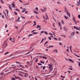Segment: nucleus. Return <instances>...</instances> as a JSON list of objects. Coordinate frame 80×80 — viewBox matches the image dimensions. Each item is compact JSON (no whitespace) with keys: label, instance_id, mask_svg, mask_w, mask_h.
Instances as JSON below:
<instances>
[{"label":"nucleus","instance_id":"nucleus-1","mask_svg":"<svg viewBox=\"0 0 80 80\" xmlns=\"http://www.w3.org/2000/svg\"><path fill=\"white\" fill-rule=\"evenodd\" d=\"M72 17H73L72 20H73L74 22L75 23V24H76V25H77V22L76 21V19H75V18L73 17V15H72Z\"/></svg>","mask_w":80,"mask_h":80},{"label":"nucleus","instance_id":"nucleus-2","mask_svg":"<svg viewBox=\"0 0 80 80\" xmlns=\"http://www.w3.org/2000/svg\"><path fill=\"white\" fill-rule=\"evenodd\" d=\"M63 30L64 31H65L66 32H67V31H68V29L65 26L63 27Z\"/></svg>","mask_w":80,"mask_h":80},{"label":"nucleus","instance_id":"nucleus-3","mask_svg":"<svg viewBox=\"0 0 80 80\" xmlns=\"http://www.w3.org/2000/svg\"><path fill=\"white\" fill-rule=\"evenodd\" d=\"M75 35V32H72L71 34V37H73V35Z\"/></svg>","mask_w":80,"mask_h":80},{"label":"nucleus","instance_id":"nucleus-4","mask_svg":"<svg viewBox=\"0 0 80 80\" xmlns=\"http://www.w3.org/2000/svg\"><path fill=\"white\" fill-rule=\"evenodd\" d=\"M68 60L69 62H72V63H74V61H73L72 59L68 58Z\"/></svg>","mask_w":80,"mask_h":80},{"label":"nucleus","instance_id":"nucleus-5","mask_svg":"<svg viewBox=\"0 0 80 80\" xmlns=\"http://www.w3.org/2000/svg\"><path fill=\"white\" fill-rule=\"evenodd\" d=\"M15 78H18L20 80H21L22 79V78H20V77H17L15 76Z\"/></svg>","mask_w":80,"mask_h":80},{"label":"nucleus","instance_id":"nucleus-6","mask_svg":"<svg viewBox=\"0 0 80 80\" xmlns=\"http://www.w3.org/2000/svg\"><path fill=\"white\" fill-rule=\"evenodd\" d=\"M33 35V34H29L28 35V38H30V37H32V36Z\"/></svg>","mask_w":80,"mask_h":80},{"label":"nucleus","instance_id":"nucleus-7","mask_svg":"<svg viewBox=\"0 0 80 80\" xmlns=\"http://www.w3.org/2000/svg\"><path fill=\"white\" fill-rule=\"evenodd\" d=\"M67 14L69 17H70V13H69V12H67Z\"/></svg>","mask_w":80,"mask_h":80},{"label":"nucleus","instance_id":"nucleus-8","mask_svg":"<svg viewBox=\"0 0 80 80\" xmlns=\"http://www.w3.org/2000/svg\"><path fill=\"white\" fill-rule=\"evenodd\" d=\"M52 67V64H50V66L49 67V70H50V69H51Z\"/></svg>","mask_w":80,"mask_h":80},{"label":"nucleus","instance_id":"nucleus-9","mask_svg":"<svg viewBox=\"0 0 80 80\" xmlns=\"http://www.w3.org/2000/svg\"><path fill=\"white\" fill-rule=\"evenodd\" d=\"M19 67H21L22 68H25L24 67H23V66L22 65H19Z\"/></svg>","mask_w":80,"mask_h":80},{"label":"nucleus","instance_id":"nucleus-10","mask_svg":"<svg viewBox=\"0 0 80 80\" xmlns=\"http://www.w3.org/2000/svg\"><path fill=\"white\" fill-rule=\"evenodd\" d=\"M11 5H12V4L11 5ZM12 5L13 7H14L15 6V4L13 2L12 3Z\"/></svg>","mask_w":80,"mask_h":80},{"label":"nucleus","instance_id":"nucleus-11","mask_svg":"<svg viewBox=\"0 0 80 80\" xmlns=\"http://www.w3.org/2000/svg\"><path fill=\"white\" fill-rule=\"evenodd\" d=\"M37 28H41V26L39 25H37V27H36Z\"/></svg>","mask_w":80,"mask_h":80},{"label":"nucleus","instance_id":"nucleus-12","mask_svg":"<svg viewBox=\"0 0 80 80\" xmlns=\"http://www.w3.org/2000/svg\"><path fill=\"white\" fill-rule=\"evenodd\" d=\"M8 5H9V9H10L11 10H12V7H11V6H10V4H8Z\"/></svg>","mask_w":80,"mask_h":80},{"label":"nucleus","instance_id":"nucleus-13","mask_svg":"<svg viewBox=\"0 0 80 80\" xmlns=\"http://www.w3.org/2000/svg\"><path fill=\"white\" fill-rule=\"evenodd\" d=\"M13 41H11V42H15V38H13L12 39Z\"/></svg>","mask_w":80,"mask_h":80},{"label":"nucleus","instance_id":"nucleus-14","mask_svg":"<svg viewBox=\"0 0 80 80\" xmlns=\"http://www.w3.org/2000/svg\"><path fill=\"white\" fill-rule=\"evenodd\" d=\"M34 12L35 13H36V14H38V12L37 11H34Z\"/></svg>","mask_w":80,"mask_h":80},{"label":"nucleus","instance_id":"nucleus-15","mask_svg":"<svg viewBox=\"0 0 80 80\" xmlns=\"http://www.w3.org/2000/svg\"><path fill=\"white\" fill-rule=\"evenodd\" d=\"M21 52L20 51L16 52H15V53H21Z\"/></svg>","mask_w":80,"mask_h":80},{"label":"nucleus","instance_id":"nucleus-16","mask_svg":"<svg viewBox=\"0 0 80 80\" xmlns=\"http://www.w3.org/2000/svg\"><path fill=\"white\" fill-rule=\"evenodd\" d=\"M21 18H22L23 19H25V17H23L22 16H21Z\"/></svg>","mask_w":80,"mask_h":80},{"label":"nucleus","instance_id":"nucleus-17","mask_svg":"<svg viewBox=\"0 0 80 80\" xmlns=\"http://www.w3.org/2000/svg\"><path fill=\"white\" fill-rule=\"evenodd\" d=\"M32 34H38V32H33L32 33Z\"/></svg>","mask_w":80,"mask_h":80},{"label":"nucleus","instance_id":"nucleus-18","mask_svg":"<svg viewBox=\"0 0 80 80\" xmlns=\"http://www.w3.org/2000/svg\"><path fill=\"white\" fill-rule=\"evenodd\" d=\"M35 10H37V11H38V8L37 7L35 8Z\"/></svg>","mask_w":80,"mask_h":80},{"label":"nucleus","instance_id":"nucleus-19","mask_svg":"<svg viewBox=\"0 0 80 80\" xmlns=\"http://www.w3.org/2000/svg\"><path fill=\"white\" fill-rule=\"evenodd\" d=\"M16 68V67L14 66V67H10L9 68V69H10L11 68Z\"/></svg>","mask_w":80,"mask_h":80},{"label":"nucleus","instance_id":"nucleus-20","mask_svg":"<svg viewBox=\"0 0 80 80\" xmlns=\"http://www.w3.org/2000/svg\"><path fill=\"white\" fill-rule=\"evenodd\" d=\"M49 48H53V45L49 46Z\"/></svg>","mask_w":80,"mask_h":80},{"label":"nucleus","instance_id":"nucleus-21","mask_svg":"<svg viewBox=\"0 0 80 80\" xmlns=\"http://www.w3.org/2000/svg\"><path fill=\"white\" fill-rule=\"evenodd\" d=\"M61 22H62V24H64V22H63V20H62Z\"/></svg>","mask_w":80,"mask_h":80},{"label":"nucleus","instance_id":"nucleus-22","mask_svg":"<svg viewBox=\"0 0 80 80\" xmlns=\"http://www.w3.org/2000/svg\"><path fill=\"white\" fill-rule=\"evenodd\" d=\"M48 39L49 40H52V38L50 37H48Z\"/></svg>","mask_w":80,"mask_h":80},{"label":"nucleus","instance_id":"nucleus-23","mask_svg":"<svg viewBox=\"0 0 80 80\" xmlns=\"http://www.w3.org/2000/svg\"><path fill=\"white\" fill-rule=\"evenodd\" d=\"M11 80H15V78L13 77L12 78V79Z\"/></svg>","mask_w":80,"mask_h":80},{"label":"nucleus","instance_id":"nucleus-24","mask_svg":"<svg viewBox=\"0 0 80 80\" xmlns=\"http://www.w3.org/2000/svg\"><path fill=\"white\" fill-rule=\"evenodd\" d=\"M43 40H44V38H43L42 40L41 41V42H40V43H42V42H43Z\"/></svg>","mask_w":80,"mask_h":80},{"label":"nucleus","instance_id":"nucleus-25","mask_svg":"<svg viewBox=\"0 0 80 80\" xmlns=\"http://www.w3.org/2000/svg\"><path fill=\"white\" fill-rule=\"evenodd\" d=\"M54 51L55 52V53H57L58 52V51L57 50H54Z\"/></svg>","mask_w":80,"mask_h":80},{"label":"nucleus","instance_id":"nucleus-26","mask_svg":"<svg viewBox=\"0 0 80 80\" xmlns=\"http://www.w3.org/2000/svg\"><path fill=\"white\" fill-rule=\"evenodd\" d=\"M43 8L44 11H46V10H47V8L46 7H45V8L44 7Z\"/></svg>","mask_w":80,"mask_h":80},{"label":"nucleus","instance_id":"nucleus-27","mask_svg":"<svg viewBox=\"0 0 80 80\" xmlns=\"http://www.w3.org/2000/svg\"><path fill=\"white\" fill-rule=\"evenodd\" d=\"M73 54L74 55H75V56H76V57H80V56H78L77 55V54H75V53H73Z\"/></svg>","mask_w":80,"mask_h":80},{"label":"nucleus","instance_id":"nucleus-28","mask_svg":"<svg viewBox=\"0 0 80 80\" xmlns=\"http://www.w3.org/2000/svg\"><path fill=\"white\" fill-rule=\"evenodd\" d=\"M44 31H42L41 32V34H42V33H43L44 32Z\"/></svg>","mask_w":80,"mask_h":80},{"label":"nucleus","instance_id":"nucleus-29","mask_svg":"<svg viewBox=\"0 0 80 80\" xmlns=\"http://www.w3.org/2000/svg\"><path fill=\"white\" fill-rule=\"evenodd\" d=\"M14 13H15V15H18V14L16 12H14Z\"/></svg>","mask_w":80,"mask_h":80},{"label":"nucleus","instance_id":"nucleus-30","mask_svg":"<svg viewBox=\"0 0 80 80\" xmlns=\"http://www.w3.org/2000/svg\"><path fill=\"white\" fill-rule=\"evenodd\" d=\"M1 2H2V3H3V4H4V2H3V0H1Z\"/></svg>","mask_w":80,"mask_h":80},{"label":"nucleus","instance_id":"nucleus-31","mask_svg":"<svg viewBox=\"0 0 80 80\" xmlns=\"http://www.w3.org/2000/svg\"><path fill=\"white\" fill-rule=\"evenodd\" d=\"M44 33L46 34V35H48V33L47 31H44Z\"/></svg>","mask_w":80,"mask_h":80},{"label":"nucleus","instance_id":"nucleus-32","mask_svg":"<svg viewBox=\"0 0 80 80\" xmlns=\"http://www.w3.org/2000/svg\"><path fill=\"white\" fill-rule=\"evenodd\" d=\"M20 17H19L18 18V20H16V22H18V20H20Z\"/></svg>","mask_w":80,"mask_h":80},{"label":"nucleus","instance_id":"nucleus-33","mask_svg":"<svg viewBox=\"0 0 80 80\" xmlns=\"http://www.w3.org/2000/svg\"><path fill=\"white\" fill-rule=\"evenodd\" d=\"M53 39H54V40H58V39L55 38H54Z\"/></svg>","mask_w":80,"mask_h":80},{"label":"nucleus","instance_id":"nucleus-34","mask_svg":"<svg viewBox=\"0 0 80 80\" xmlns=\"http://www.w3.org/2000/svg\"><path fill=\"white\" fill-rule=\"evenodd\" d=\"M58 24L59 26H61V24H60V22H58Z\"/></svg>","mask_w":80,"mask_h":80},{"label":"nucleus","instance_id":"nucleus-35","mask_svg":"<svg viewBox=\"0 0 80 80\" xmlns=\"http://www.w3.org/2000/svg\"><path fill=\"white\" fill-rule=\"evenodd\" d=\"M42 58H43L44 59H45L46 60V59H47V57H43Z\"/></svg>","mask_w":80,"mask_h":80},{"label":"nucleus","instance_id":"nucleus-36","mask_svg":"<svg viewBox=\"0 0 80 80\" xmlns=\"http://www.w3.org/2000/svg\"><path fill=\"white\" fill-rule=\"evenodd\" d=\"M41 11H42V12H45V11L44 10H42V9H41Z\"/></svg>","mask_w":80,"mask_h":80},{"label":"nucleus","instance_id":"nucleus-37","mask_svg":"<svg viewBox=\"0 0 80 80\" xmlns=\"http://www.w3.org/2000/svg\"><path fill=\"white\" fill-rule=\"evenodd\" d=\"M48 43V41H46L45 43L44 44V45H45L46 44H47Z\"/></svg>","mask_w":80,"mask_h":80},{"label":"nucleus","instance_id":"nucleus-38","mask_svg":"<svg viewBox=\"0 0 80 80\" xmlns=\"http://www.w3.org/2000/svg\"><path fill=\"white\" fill-rule=\"evenodd\" d=\"M7 54H8V52H6L5 53V55H7Z\"/></svg>","mask_w":80,"mask_h":80},{"label":"nucleus","instance_id":"nucleus-39","mask_svg":"<svg viewBox=\"0 0 80 80\" xmlns=\"http://www.w3.org/2000/svg\"><path fill=\"white\" fill-rule=\"evenodd\" d=\"M65 11H66L67 12H68V11H67V8H65Z\"/></svg>","mask_w":80,"mask_h":80},{"label":"nucleus","instance_id":"nucleus-40","mask_svg":"<svg viewBox=\"0 0 80 80\" xmlns=\"http://www.w3.org/2000/svg\"><path fill=\"white\" fill-rule=\"evenodd\" d=\"M64 17L67 20V16H64Z\"/></svg>","mask_w":80,"mask_h":80},{"label":"nucleus","instance_id":"nucleus-41","mask_svg":"<svg viewBox=\"0 0 80 80\" xmlns=\"http://www.w3.org/2000/svg\"><path fill=\"white\" fill-rule=\"evenodd\" d=\"M78 17L79 18H80V14L78 15Z\"/></svg>","mask_w":80,"mask_h":80},{"label":"nucleus","instance_id":"nucleus-42","mask_svg":"<svg viewBox=\"0 0 80 80\" xmlns=\"http://www.w3.org/2000/svg\"><path fill=\"white\" fill-rule=\"evenodd\" d=\"M36 30H33L31 31V32H34Z\"/></svg>","mask_w":80,"mask_h":80},{"label":"nucleus","instance_id":"nucleus-43","mask_svg":"<svg viewBox=\"0 0 80 80\" xmlns=\"http://www.w3.org/2000/svg\"><path fill=\"white\" fill-rule=\"evenodd\" d=\"M45 66H44L43 68H42V69H43V70H45Z\"/></svg>","mask_w":80,"mask_h":80},{"label":"nucleus","instance_id":"nucleus-44","mask_svg":"<svg viewBox=\"0 0 80 80\" xmlns=\"http://www.w3.org/2000/svg\"><path fill=\"white\" fill-rule=\"evenodd\" d=\"M69 70H73V68H69Z\"/></svg>","mask_w":80,"mask_h":80},{"label":"nucleus","instance_id":"nucleus-45","mask_svg":"<svg viewBox=\"0 0 80 80\" xmlns=\"http://www.w3.org/2000/svg\"><path fill=\"white\" fill-rule=\"evenodd\" d=\"M26 12V10H23L22 11V12Z\"/></svg>","mask_w":80,"mask_h":80},{"label":"nucleus","instance_id":"nucleus-46","mask_svg":"<svg viewBox=\"0 0 80 80\" xmlns=\"http://www.w3.org/2000/svg\"><path fill=\"white\" fill-rule=\"evenodd\" d=\"M38 65H42V64L40 63H38Z\"/></svg>","mask_w":80,"mask_h":80},{"label":"nucleus","instance_id":"nucleus-47","mask_svg":"<svg viewBox=\"0 0 80 80\" xmlns=\"http://www.w3.org/2000/svg\"><path fill=\"white\" fill-rule=\"evenodd\" d=\"M19 75H20V76H22V77H23V75L21 74H19Z\"/></svg>","mask_w":80,"mask_h":80},{"label":"nucleus","instance_id":"nucleus-48","mask_svg":"<svg viewBox=\"0 0 80 80\" xmlns=\"http://www.w3.org/2000/svg\"><path fill=\"white\" fill-rule=\"evenodd\" d=\"M19 2H21V3H23V2H22V0H19Z\"/></svg>","mask_w":80,"mask_h":80},{"label":"nucleus","instance_id":"nucleus-49","mask_svg":"<svg viewBox=\"0 0 80 80\" xmlns=\"http://www.w3.org/2000/svg\"><path fill=\"white\" fill-rule=\"evenodd\" d=\"M15 28H16V29H18V27H17V26H15Z\"/></svg>","mask_w":80,"mask_h":80},{"label":"nucleus","instance_id":"nucleus-50","mask_svg":"<svg viewBox=\"0 0 80 80\" xmlns=\"http://www.w3.org/2000/svg\"><path fill=\"white\" fill-rule=\"evenodd\" d=\"M66 51L67 52H69V50L68 49H67L66 50Z\"/></svg>","mask_w":80,"mask_h":80},{"label":"nucleus","instance_id":"nucleus-51","mask_svg":"<svg viewBox=\"0 0 80 80\" xmlns=\"http://www.w3.org/2000/svg\"><path fill=\"white\" fill-rule=\"evenodd\" d=\"M6 11L7 12V13L8 14V10L7 9L6 10Z\"/></svg>","mask_w":80,"mask_h":80},{"label":"nucleus","instance_id":"nucleus-52","mask_svg":"<svg viewBox=\"0 0 80 80\" xmlns=\"http://www.w3.org/2000/svg\"><path fill=\"white\" fill-rule=\"evenodd\" d=\"M0 74L1 75H3L4 74V73L1 72V73Z\"/></svg>","mask_w":80,"mask_h":80},{"label":"nucleus","instance_id":"nucleus-53","mask_svg":"<svg viewBox=\"0 0 80 80\" xmlns=\"http://www.w3.org/2000/svg\"><path fill=\"white\" fill-rule=\"evenodd\" d=\"M5 28H7V24H5Z\"/></svg>","mask_w":80,"mask_h":80},{"label":"nucleus","instance_id":"nucleus-54","mask_svg":"<svg viewBox=\"0 0 80 80\" xmlns=\"http://www.w3.org/2000/svg\"><path fill=\"white\" fill-rule=\"evenodd\" d=\"M12 38H9V40L10 41H12Z\"/></svg>","mask_w":80,"mask_h":80},{"label":"nucleus","instance_id":"nucleus-55","mask_svg":"<svg viewBox=\"0 0 80 80\" xmlns=\"http://www.w3.org/2000/svg\"><path fill=\"white\" fill-rule=\"evenodd\" d=\"M76 33H77V34H79V33L78 32V31H77V32H76Z\"/></svg>","mask_w":80,"mask_h":80},{"label":"nucleus","instance_id":"nucleus-56","mask_svg":"<svg viewBox=\"0 0 80 80\" xmlns=\"http://www.w3.org/2000/svg\"><path fill=\"white\" fill-rule=\"evenodd\" d=\"M30 53V52H28L27 54H26V55H27V54H28Z\"/></svg>","mask_w":80,"mask_h":80},{"label":"nucleus","instance_id":"nucleus-57","mask_svg":"<svg viewBox=\"0 0 80 80\" xmlns=\"http://www.w3.org/2000/svg\"><path fill=\"white\" fill-rule=\"evenodd\" d=\"M76 28V30H79V29H78L77 27Z\"/></svg>","mask_w":80,"mask_h":80},{"label":"nucleus","instance_id":"nucleus-58","mask_svg":"<svg viewBox=\"0 0 80 80\" xmlns=\"http://www.w3.org/2000/svg\"><path fill=\"white\" fill-rule=\"evenodd\" d=\"M77 3H78V4H79V5H80V3L79 2H77Z\"/></svg>","mask_w":80,"mask_h":80},{"label":"nucleus","instance_id":"nucleus-59","mask_svg":"<svg viewBox=\"0 0 80 80\" xmlns=\"http://www.w3.org/2000/svg\"><path fill=\"white\" fill-rule=\"evenodd\" d=\"M36 62H38V59H36Z\"/></svg>","mask_w":80,"mask_h":80},{"label":"nucleus","instance_id":"nucleus-60","mask_svg":"<svg viewBox=\"0 0 80 80\" xmlns=\"http://www.w3.org/2000/svg\"><path fill=\"white\" fill-rule=\"evenodd\" d=\"M35 80H37V77H35Z\"/></svg>","mask_w":80,"mask_h":80},{"label":"nucleus","instance_id":"nucleus-61","mask_svg":"<svg viewBox=\"0 0 80 80\" xmlns=\"http://www.w3.org/2000/svg\"><path fill=\"white\" fill-rule=\"evenodd\" d=\"M65 60H66L67 61H68V59L67 58H65Z\"/></svg>","mask_w":80,"mask_h":80},{"label":"nucleus","instance_id":"nucleus-62","mask_svg":"<svg viewBox=\"0 0 80 80\" xmlns=\"http://www.w3.org/2000/svg\"><path fill=\"white\" fill-rule=\"evenodd\" d=\"M57 3H58V5L60 4V2H57Z\"/></svg>","mask_w":80,"mask_h":80},{"label":"nucleus","instance_id":"nucleus-63","mask_svg":"<svg viewBox=\"0 0 80 80\" xmlns=\"http://www.w3.org/2000/svg\"><path fill=\"white\" fill-rule=\"evenodd\" d=\"M28 13V11H26L25 12V13L26 14V13Z\"/></svg>","mask_w":80,"mask_h":80},{"label":"nucleus","instance_id":"nucleus-64","mask_svg":"<svg viewBox=\"0 0 80 80\" xmlns=\"http://www.w3.org/2000/svg\"><path fill=\"white\" fill-rule=\"evenodd\" d=\"M78 65H79V67H80V62H79L78 63Z\"/></svg>","mask_w":80,"mask_h":80}]
</instances>
